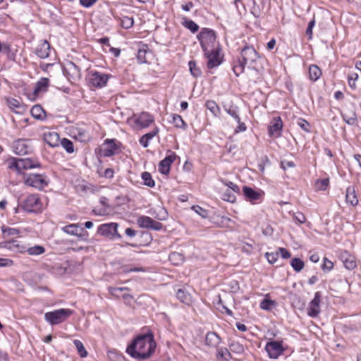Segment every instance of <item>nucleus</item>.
<instances>
[{
    "instance_id": "f257e3e1",
    "label": "nucleus",
    "mask_w": 361,
    "mask_h": 361,
    "mask_svg": "<svg viewBox=\"0 0 361 361\" xmlns=\"http://www.w3.org/2000/svg\"><path fill=\"white\" fill-rule=\"evenodd\" d=\"M157 343L152 332L137 336L127 347L126 352L138 361L149 359L154 353Z\"/></svg>"
},
{
    "instance_id": "f03ea898",
    "label": "nucleus",
    "mask_w": 361,
    "mask_h": 361,
    "mask_svg": "<svg viewBox=\"0 0 361 361\" xmlns=\"http://www.w3.org/2000/svg\"><path fill=\"white\" fill-rule=\"evenodd\" d=\"M241 59L234 62L233 71L236 76H239L244 72L246 64H252L259 57L258 53L253 47L245 46L240 51Z\"/></svg>"
},
{
    "instance_id": "7ed1b4c3",
    "label": "nucleus",
    "mask_w": 361,
    "mask_h": 361,
    "mask_svg": "<svg viewBox=\"0 0 361 361\" xmlns=\"http://www.w3.org/2000/svg\"><path fill=\"white\" fill-rule=\"evenodd\" d=\"M216 38L215 32L209 28H203L197 35V39L203 51L207 52L219 47V44H216Z\"/></svg>"
},
{
    "instance_id": "20e7f679",
    "label": "nucleus",
    "mask_w": 361,
    "mask_h": 361,
    "mask_svg": "<svg viewBox=\"0 0 361 361\" xmlns=\"http://www.w3.org/2000/svg\"><path fill=\"white\" fill-rule=\"evenodd\" d=\"M73 314V310L70 309H59L48 312L44 314L45 320L51 325H56L63 322L67 318Z\"/></svg>"
},
{
    "instance_id": "39448f33",
    "label": "nucleus",
    "mask_w": 361,
    "mask_h": 361,
    "mask_svg": "<svg viewBox=\"0 0 361 361\" xmlns=\"http://www.w3.org/2000/svg\"><path fill=\"white\" fill-rule=\"evenodd\" d=\"M20 206L28 212H37L41 210L42 203L37 195H30L22 202Z\"/></svg>"
},
{
    "instance_id": "423d86ee",
    "label": "nucleus",
    "mask_w": 361,
    "mask_h": 361,
    "mask_svg": "<svg viewBox=\"0 0 361 361\" xmlns=\"http://www.w3.org/2000/svg\"><path fill=\"white\" fill-rule=\"evenodd\" d=\"M12 147L14 153L19 156L31 154L33 151L31 140L27 139H18L14 141Z\"/></svg>"
},
{
    "instance_id": "0eeeda50",
    "label": "nucleus",
    "mask_w": 361,
    "mask_h": 361,
    "mask_svg": "<svg viewBox=\"0 0 361 361\" xmlns=\"http://www.w3.org/2000/svg\"><path fill=\"white\" fill-rule=\"evenodd\" d=\"M117 223L104 224L98 227L97 233L110 239H120L121 235L118 233Z\"/></svg>"
},
{
    "instance_id": "6e6552de",
    "label": "nucleus",
    "mask_w": 361,
    "mask_h": 361,
    "mask_svg": "<svg viewBox=\"0 0 361 361\" xmlns=\"http://www.w3.org/2000/svg\"><path fill=\"white\" fill-rule=\"evenodd\" d=\"M61 230L71 235L77 236L80 240H87L89 233L83 228H81L78 224H71L61 228Z\"/></svg>"
},
{
    "instance_id": "1a4fd4ad",
    "label": "nucleus",
    "mask_w": 361,
    "mask_h": 361,
    "mask_svg": "<svg viewBox=\"0 0 361 361\" xmlns=\"http://www.w3.org/2000/svg\"><path fill=\"white\" fill-rule=\"evenodd\" d=\"M25 183L37 189H43L48 185L47 176L42 174L32 173L25 178Z\"/></svg>"
},
{
    "instance_id": "9d476101",
    "label": "nucleus",
    "mask_w": 361,
    "mask_h": 361,
    "mask_svg": "<svg viewBox=\"0 0 361 361\" xmlns=\"http://www.w3.org/2000/svg\"><path fill=\"white\" fill-rule=\"evenodd\" d=\"M64 73L66 74L68 80L72 83L78 81L82 76L80 68L72 61L66 63Z\"/></svg>"
},
{
    "instance_id": "9b49d317",
    "label": "nucleus",
    "mask_w": 361,
    "mask_h": 361,
    "mask_svg": "<svg viewBox=\"0 0 361 361\" xmlns=\"http://www.w3.org/2000/svg\"><path fill=\"white\" fill-rule=\"evenodd\" d=\"M204 56L207 58L208 61L207 63V66L208 68L212 69L215 67L219 66L222 60L220 56V49L216 48L214 49H211L208 52L204 51Z\"/></svg>"
},
{
    "instance_id": "f8f14e48",
    "label": "nucleus",
    "mask_w": 361,
    "mask_h": 361,
    "mask_svg": "<svg viewBox=\"0 0 361 361\" xmlns=\"http://www.w3.org/2000/svg\"><path fill=\"white\" fill-rule=\"evenodd\" d=\"M13 165L18 172L40 166V164L37 160H33L30 158L18 159Z\"/></svg>"
},
{
    "instance_id": "ddd939ff",
    "label": "nucleus",
    "mask_w": 361,
    "mask_h": 361,
    "mask_svg": "<svg viewBox=\"0 0 361 361\" xmlns=\"http://www.w3.org/2000/svg\"><path fill=\"white\" fill-rule=\"evenodd\" d=\"M269 357L271 359H276L283 354L284 348L280 341H269L265 346Z\"/></svg>"
},
{
    "instance_id": "4468645a",
    "label": "nucleus",
    "mask_w": 361,
    "mask_h": 361,
    "mask_svg": "<svg viewBox=\"0 0 361 361\" xmlns=\"http://www.w3.org/2000/svg\"><path fill=\"white\" fill-rule=\"evenodd\" d=\"M104 148L102 149L103 156L110 157L120 151L121 142L115 139H107L104 141Z\"/></svg>"
},
{
    "instance_id": "2eb2a0df",
    "label": "nucleus",
    "mask_w": 361,
    "mask_h": 361,
    "mask_svg": "<svg viewBox=\"0 0 361 361\" xmlns=\"http://www.w3.org/2000/svg\"><path fill=\"white\" fill-rule=\"evenodd\" d=\"M135 124L140 128H145L154 122V116L147 112H142L133 116Z\"/></svg>"
},
{
    "instance_id": "dca6fc26",
    "label": "nucleus",
    "mask_w": 361,
    "mask_h": 361,
    "mask_svg": "<svg viewBox=\"0 0 361 361\" xmlns=\"http://www.w3.org/2000/svg\"><path fill=\"white\" fill-rule=\"evenodd\" d=\"M322 295L320 292H316L314 293V298L309 302L307 310V314L311 317H316L320 312V302H321Z\"/></svg>"
},
{
    "instance_id": "f3484780",
    "label": "nucleus",
    "mask_w": 361,
    "mask_h": 361,
    "mask_svg": "<svg viewBox=\"0 0 361 361\" xmlns=\"http://www.w3.org/2000/svg\"><path fill=\"white\" fill-rule=\"evenodd\" d=\"M176 158V154L173 152H170V154L167 155L163 160L159 162V172L164 175L169 174L171 169V166L175 161Z\"/></svg>"
},
{
    "instance_id": "a211bd4d",
    "label": "nucleus",
    "mask_w": 361,
    "mask_h": 361,
    "mask_svg": "<svg viewBox=\"0 0 361 361\" xmlns=\"http://www.w3.org/2000/svg\"><path fill=\"white\" fill-rule=\"evenodd\" d=\"M109 79V75L98 71H94L91 74L90 83L93 87H102L106 85Z\"/></svg>"
},
{
    "instance_id": "6ab92c4d",
    "label": "nucleus",
    "mask_w": 361,
    "mask_h": 361,
    "mask_svg": "<svg viewBox=\"0 0 361 361\" xmlns=\"http://www.w3.org/2000/svg\"><path fill=\"white\" fill-rule=\"evenodd\" d=\"M283 127V122L281 117L278 116L274 118L271 124L269 127V134L271 137H278L281 135V131Z\"/></svg>"
},
{
    "instance_id": "aec40b11",
    "label": "nucleus",
    "mask_w": 361,
    "mask_h": 361,
    "mask_svg": "<svg viewBox=\"0 0 361 361\" xmlns=\"http://www.w3.org/2000/svg\"><path fill=\"white\" fill-rule=\"evenodd\" d=\"M341 259L343 261L345 267L348 270H353L357 266V262L355 256L350 254L347 251H345L341 253Z\"/></svg>"
},
{
    "instance_id": "412c9836",
    "label": "nucleus",
    "mask_w": 361,
    "mask_h": 361,
    "mask_svg": "<svg viewBox=\"0 0 361 361\" xmlns=\"http://www.w3.org/2000/svg\"><path fill=\"white\" fill-rule=\"evenodd\" d=\"M50 44L47 40H42L37 47L35 54L41 59L49 57Z\"/></svg>"
},
{
    "instance_id": "4be33fe9",
    "label": "nucleus",
    "mask_w": 361,
    "mask_h": 361,
    "mask_svg": "<svg viewBox=\"0 0 361 361\" xmlns=\"http://www.w3.org/2000/svg\"><path fill=\"white\" fill-rule=\"evenodd\" d=\"M44 140L51 147H56L59 145L60 138L56 132H47L44 133Z\"/></svg>"
},
{
    "instance_id": "5701e85b",
    "label": "nucleus",
    "mask_w": 361,
    "mask_h": 361,
    "mask_svg": "<svg viewBox=\"0 0 361 361\" xmlns=\"http://www.w3.org/2000/svg\"><path fill=\"white\" fill-rule=\"evenodd\" d=\"M221 343V338L213 331H209L206 334L205 344L211 348H216Z\"/></svg>"
},
{
    "instance_id": "b1692460",
    "label": "nucleus",
    "mask_w": 361,
    "mask_h": 361,
    "mask_svg": "<svg viewBox=\"0 0 361 361\" xmlns=\"http://www.w3.org/2000/svg\"><path fill=\"white\" fill-rule=\"evenodd\" d=\"M243 191L246 200L250 202L258 200L262 197L261 193L246 185L243 186Z\"/></svg>"
},
{
    "instance_id": "393cba45",
    "label": "nucleus",
    "mask_w": 361,
    "mask_h": 361,
    "mask_svg": "<svg viewBox=\"0 0 361 361\" xmlns=\"http://www.w3.org/2000/svg\"><path fill=\"white\" fill-rule=\"evenodd\" d=\"M346 202L350 204L352 206H355L358 203V199L357 197L355 190L353 186H348L346 189L345 194Z\"/></svg>"
},
{
    "instance_id": "a878e982",
    "label": "nucleus",
    "mask_w": 361,
    "mask_h": 361,
    "mask_svg": "<svg viewBox=\"0 0 361 361\" xmlns=\"http://www.w3.org/2000/svg\"><path fill=\"white\" fill-rule=\"evenodd\" d=\"M49 86V80L46 78H41L35 84L33 90V94L37 95L41 92H46Z\"/></svg>"
},
{
    "instance_id": "bb28decb",
    "label": "nucleus",
    "mask_w": 361,
    "mask_h": 361,
    "mask_svg": "<svg viewBox=\"0 0 361 361\" xmlns=\"http://www.w3.org/2000/svg\"><path fill=\"white\" fill-rule=\"evenodd\" d=\"M159 133V128L156 127L152 131L145 134L140 138V144L144 147H147L149 145V141L156 136Z\"/></svg>"
},
{
    "instance_id": "cd10ccee",
    "label": "nucleus",
    "mask_w": 361,
    "mask_h": 361,
    "mask_svg": "<svg viewBox=\"0 0 361 361\" xmlns=\"http://www.w3.org/2000/svg\"><path fill=\"white\" fill-rule=\"evenodd\" d=\"M177 298L186 305L192 302V296L185 289L179 288L176 292Z\"/></svg>"
},
{
    "instance_id": "c85d7f7f",
    "label": "nucleus",
    "mask_w": 361,
    "mask_h": 361,
    "mask_svg": "<svg viewBox=\"0 0 361 361\" xmlns=\"http://www.w3.org/2000/svg\"><path fill=\"white\" fill-rule=\"evenodd\" d=\"M31 115L36 119L44 120L46 118V112L40 105H35L30 111Z\"/></svg>"
},
{
    "instance_id": "c756f323",
    "label": "nucleus",
    "mask_w": 361,
    "mask_h": 361,
    "mask_svg": "<svg viewBox=\"0 0 361 361\" xmlns=\"http://www.w3.org/2000/svg\"><path fill=\"white\" fill-rule=\"evenodd\" d=\"M322 75V71L317 65H310L309 67V78L310 79L315 82Z\"/></svg>"
},
{
    "instance_id": "7c9ffc66",
    "label": "nucleus",
    "mask_w": 361,
    "mask_h": 361,
    "mask_svg": "<svg viewBox=\"0 0 361 361\" xmlns=\"http://www.w3.org/2000/svg\"><path fill=\"white\" fill-rule=\"evenodd\" d=\"M148 52V48L146 44H142V47L139 49L137 54V59L140 63H147V60L146 58V54Z\"/></svg>"
},
{
    "instance_id": "2f4dec72",
    "label": "nucleus",
    "mask_w": 361,
    "mask_h": 361,
    "mask_svg": "<svg viewBox=\"0 0 361 361\" xmlns=\"http://www.w3.org/2000/svg\"><path fill=\"white\" fill-rule=\"evenodd\" d=\"M226 112L233 117L237 123H240V118L238 113V108L236 106H224Z\"/></svg>"
},
{
    "instance_id": "473e14b6",
    "label": "nucleus",
    "mask_w": 361,
    "mask_h": 361,
    "mask_svg": "<svg viewBox=\"0 0 361 361\" xmlns=\"http://www.w3.org/2000/svg\"><path fill=\"white\" fill-rule=\"evenodd\" d=\"M172 123L176 128L186 129L187 124L182 117L178 114H172Z\"/></svg>"
},
{
    "instance_id": "72a5a7b5",
    "label": "nucleus",
    "mask_w": 361,
    "mask_h": 361,
    "mask_svg": "<svg viewBox=\"0 0 361 361\" xmlns=\"http://www.w3.org/2000/svg\"><path fill=\"white\" fill-rule=\"evenodd\" d=\"M142 179L143 180V184L150 188H154L155 185V182L153 180L152 175L147 171L142 173L141 174Z\"/></svg>"
},
{
    "instance_id": "f704fd0d",
    "label": "nucleus",
    "mask_w": 361,
    "mask_h": 361,
    "mask_svg": "<svg viewBox=\"0 0 361 361\" xmlns=\"http://www.w3.org/2000/svg\"><path fill=\"white\" fill-rule=\"evenodd\" d=\"M342 117L345 122L350 126L355 125L357 121V115L354 111H352L349 114H342Z\"/></svg>"
},
{
    "instance_id": "c9c22d12",
    "label": "nucleus",
    "mask_w": 361,
    "mask_h": 361,
    "mask_svg": "<svg viewBox=\"0 0 361 361\" xmlns=\"http://www.w3.org/2000/svg\"><path fill=\"white\" fill-rule=\"evenodd\" d=\"M59 144L68 153H73L74 152L73 143L71 140L67 138H63L60 140Z\"/></svg>"
},
{
    "instance_id": "e433bc0d",
    "label": "nucleus",
    "mask_w": 361,
    "mask_h": 361,
    "mask_svg": "<svg viewBox=\"0 0 361 361\" xmlns=\"http://www.w3.org/2000/svg\"><path fill=\"white\" fill-rule=\"evenodd\" d=\"M206 107L209 109L215 116H217L220 113V108L217 104L213 100H209L206 102Z\"/></svg>"
},
{
    "instance_id": "4c0bfd02",
    "label": "nucleus",
    "mask_w": 361,
    "mask_h": 361,
    "mask_svg": "<svg viewBox=\"0 0 361 361\" xmlns=\"http://www.w3.org/2000/svg\"><path fill=\"white\" fill-rule=\"evenodd\" d=\"M153 219L147 216H142L139 217L137 219V224L141 228H149L150 227V224L152 222Z\"/></svg>"
},
{
    "instance_id": "58836bf2",
    "label": "nucleus",
    "mask_w": 361,
    "mask_h": 361,
    "mask_svg": "<svg viewBox=\"0 0 361 361\" xmlns=\"http://www.w3.org/2000/svg\"><path fill=\"white\" fill-rule=\"evenodd\" d=\"M134 20L128 16H123L120 18V25L124 29H129L133 27Z\"/></svg>"
},
{
    "instance_id": "ea45409f",
    "label": "nucleus",
    "mask_w": 361,
    "mask_h": 361,
    "mask_svg": "<svg viewBox=\"0 0 361 361\" xmlns=\"http://www.w3.org/2000/svg\"><path fill=\"white\" fill-rule=\"evenodd\" d=\"M216 357L228 361L231 358V355L226 348H220L217 349Z\"/></svg>"
},
{
    "instance_id": "a19ab883",
    "label": "nucleus",
    "mask_w": 361,
    "mask_h": 361,
    "mask_svg": "<svg viewBox=\"0 0 361 361\" xmlns=\"http://www.w3.org/2000/svg\"><path fill=\"white\" fill-rule=\"evenodd\" d=\"M235 193V192L231 190V189L226 188V190L222 194V199L225 201L233 203V202H235V200H236Z\"/></svg>"
},
{
    "instance_id": "79ce46f5",
    "label": "nucleus",
    "mask_w": 361,
    "mask_h": 361,
    "mask_svg": "<svg viewBox=\"0 0 361 361\" xmlns=\"http://www.w3.org/2000/svg\"><path fill=\"white\" fill-rule=\"evenodd\" d=\"M73 343L78 350V353L81 357H85L87 356V352L85 350L83 343L79 340H74Z\"/></svg>"
},
{
    "instance_id": "37998d69",
    "label": "nucleus",
    "mask_w": 361,
    "mask_h": 361,
    "mask_svg": "<svg viewBox=\"0 0 361 361\" xmlns=\"http://www.w3.org/2000/svg\"><path fill=\"white\" fill-rule=\"evenodd\" d=\"M231 351L237 354H241L244 352V347L242 344L237 341H232L229 344Z\"/></svg>"
},
{
    "instance_id": "c03bdc74",
    "label": "nucleus",
    "mask_w": 361,
    "mask_h": 361,
    "mask_svg": "<svg viewBox=\"0 0 361 361\" xmlns=\"http://www.w3.org/2000/svg\"><path fill=\"white\" fill-rule=\"evenodd\" d=\"M185 27L188 28L192 33H195L199 30L198 25L192 20L185 19L183 23Z\"/></svg>"
},
{
    "instance_id": "a18cd8bd",
    "label": "nucleus",
    "mask_w": 361,
    "mask_h": 361,
    "mask_svg": "<svg viewBox=\"0 0 361 361\" xmlns=\"http://www.w3.org/2000/svg\"><path fill=\"white\" fill-rule=\"evenodd\" d=\"M27 252L30 255H39L44 253L45 252V249L42 245H35L29 247L27 250Z\"/></svg>"
},
{
    "instance_id": "49530a36",
    "label": "nucleus",
    "mask_w": 361,
    "mask_h": 361,
    "mask_svg": "<svg viewBox=\"0 0 361 361\" xmlns=\"http://www.w3.org/2000/svg\"><path fill=\"white\" fill-rule=\"evenodd\" d=\"M290 264L293 269L297 272L300 271L304 267V262H302V260L297 257L293 258L291 260Z\"/></svg>"
},
{
    "instance_id": "de8ad7c7",
    "label": "nucleus",
    "mask_w": 361,
    "mask_h": 361,
    "mask_svg": "<svg viewBox=\"0 0 361 361\" xmlns=\"http://www.w3.org/2000/svg\"><path fill=\"white\" fill-rule=\"evenodd\" d=\"M188 66L190 71L194 77L197 78L201 75V70L197 66L195 61H190L188 63Z\"/></svg>"
},
{
    "instance_id": "09e8293b",
    "label": "nucleus",
    "mask_w": 361,
    "mask_h": 361,
    "mask_svg": "<svg viewBox=\"0 0 361 361\" xmlns=\"http://www.w3.org/2000/svg\"><path fill=\"white\" fill-rule=\"evenodd\" d=\"M192 209L193 211H195L197 214H199L202 218L206 219L209 216V212L207 209H205L198 205L192 206Z\"/></svg>"
},
{
    "instance_id": "8fccbe9b",
    "label": "nucleus",
    "mask_w": 361,
    "mask_h": 361,
    "mask_svg": "<svg viewBox=\"0 0 361 361\" xmlns=\"http://www.w3.org/2000/svg\"><path fill=\"white\" fill-rule=\"evenodd\" d=\"M357 78H358V74L356 73H353L351 74H349L348 76V85L353 90L356 89V87H357L355 82L357 80Z\"/></svg>"
},
{
    "instance_id": "3c124183",
    "label": "nucleus",
    "mask_w": 361,
    "mask_h": 361,
    "mask_svg": "<svg viewBox=\"0 0 361 361\" xmlns=\"http://www.w3.org/2000/svg\"><path fill=\"white\" fill-rule=\"evenodd\" d=\"M1 229L4 236L17 235L19 234V231L16 228L3 226Z\"/></svg>"
},
{
    "instance_id": "603ef678",
    "label": "nucleus",
    "mask_w": 361,
    "mask_h": 361,
    "mask_svg": "<svg viewBox=\"0 0 361 361\" xmlns=\"http://www.w3.org/2000/svg\"><path fill=\"white\" fill-rule=\"evenodd\" d=\"M329 183V180L328 178H324L322 180H318L317 181V187L320 190H325L326 188L328 187Z\"/></svg>"
},
{
    "instance_id": "864d4df0",
    "label": "nucleus",
    "mask_w": 361,
    "mask_h": 361,
    "mask_svg": "<svg viewBox=\"0 0 361 361\" xmlns=\"http://www.w3.org/2000/svg\"><path fill=\"white\" fill-rule=\"evenodd\" d=\"M334 264L331 261L328 259L326 257L324 258L323 264L322 265V269L324 271H329L333 269Z\"/></svg>"
},
{
    "instance_id": "5fc2aeb1",
    "label": "nucleus",
    "mask_w": 361,
    "mask_h": 361,
    "mask_svg": "<svg viewBox=\"0 0 361 361\" xmlns=\"http://www.w3.org/2000/svg\"><path fill=\"white\" fill-rule=\"evenodd\" d=\"M224 183V184L225 185H226L228 187L227 189H231V190L233 191L234 192L237 193V194H240V188L236 185L233 182H231V181H222Z\"/></svg>"
},
{
    "instance_id": "6e6d98bb",
    "label": "nucleus",
    "mask_w": 361,
    "mask_h": 361,
    "mask_svg": "<svg viewBox=\"0 0 361 361\" xmlns=\"http://www.w3.org/2000/svg\"><path fill=\"white\" fill-rule=\"evenodd\" d=\"M265 257L267 259V261L270 263V264H274L276 262V260L278 259V257H279V252H267L265 254Z\"/></svg>"
},
{
    "instance_id": "4d7b16f0",
    "label": "nucleus",
    "mask_w": 361,
    "mask_h": 361,
    "mask_svg": "<svg viewBox=\"0 0 361 361\" xmlns=\"http://www.w3.org/2000/svg\"><path fill=\"white\" fill-rule=\"evenodd\" d=\"M298 126L305 132H310V123L303 118H299L298 121Z\"/></svg>"
},
{
    "instance_id": "13d9d810",
    "label": "nucleus",
    "mask_w": 361,
    "mask_h": 361,
    "mask_svg": "<svg viewBox=\"0 0 361 361\" xmlns=\"http://www.w3.org/2000/svg\"><path fill=\"white\" fill-rule=\"evenodd\" d=\"M274 303V301L271 300L264 299L260 303V307L262 310H268L271 308V306Z\"/></svg>"
},
{
    "instance_id": "bf43d9fd",
    "label": "nucleus",
    "mask_w": 361,
    "mask_h": 361,
    "mask_svg": "<svg viewBox=\"0 0 361 361\" xmlns=\"http://www.w3.org/2000/svg\"><path fill=\"white\" fill-rule=\"evenodd\" d=\"M293 218L297 222L300 224H303L306 221L305 216L301 212L294 213Z\"/></svg>"
},
{
    "instance_id": "052dcab7",
    "label": "nucleus",
    "mask_w": 361,
    "mask_h": 361,
    "mask_svg": "<svg viewBox=\"0 0 361 361\" xmlns=\"http://www.w3.org/2000/svg\"><path fill=\"white\" fill-rule=\"evenodd\" d=\"M169 259L174 264H177L176 261H182L183 257L182 255L178 252H173L169 255Z\"/></svg>"
},
{
    "instance_id": "680f3d73",
    "label": "nucleus",
    "mask_w": 361,
    "mask_h": 361,
    "mask_svg": "<svg viewBox=\"0 0 361 361\" xmlns=\"http://www.w3.org/2000/svg\"><path fill=\"white\" fill-rule=\"evenodd\" d=\"M295 166V163L293 161H281V167L283 170H286L287 168H294Z\"/></svg>"
},
{
    "instance_id": "e2e57ef3",
    "label": "nucleus",
    "mask_w": 361,
    "mask_h": 361,
    "mask_svg": "<svg viewBox=\"0 0 361 361\" xmlns=\"http://www.w3.org/2000/svg\"><path fill=\"white\" fill-rule=\"evenodd\" d=\"M149 228L154 230V231H160L163 228V225L161 223L153 219L152 224H150V227Z\"/></svg>"
},
{
    "instance_id": "0e129e2a",
    "label": "nucleus",
    "mask_w": 361,
    "mask_h": 361,
    "mask_svg": "<svg viewBox=\"0 0 361 361\" xmlns=\"http://www.w3.org/2000/svg\"><path fill=\"white\" fill-rule=\"evenodd\" d=\"M98 0H80V4L85 8H89L95 4Z\"/></svg>"
},
{
    "instance_id": "69168bd1",
    "label": "nucleus",
    "mask_w": 361,
    "mask_h": 361,
    "mask_svg": "<svg viewBox=\"0 0 361 361\" xmlns=\"http://www.w3.org/2000/svg\"><path fill=\"white\" fill-rule=\"evenodd\" d=\"M13 265V261L7 258H0V267H10Z\"/></svg>"
},
{
    "instance_id": "338daca9",
    "label": "nucleus",
    "mask_w": 361,
    "mask_h": 361,
    "mask_svg": "<svg viewBox=\"0 0 361 361\" xmlns=\"http://www.w3.org/2000/svg\"><path fill=\"white\" fill-rule=\"evenodd\" d=\"M114 171L111 168H108L105 169L104 172L102 174H101V176L106 178H111L114 177Z\"/></svg>"
},
{
    "instance_id": "774afa93",
    "label": "nucleus",
    "mask_w": 361,
    "mask_h": 361,
    "mask_svg": "<svg viewBox=\"0 0 361 361\" xmlns=\"http://www.w3.org/2000/svg\"><path fill=\"white\" fill-rule=\"evenodd\" d=\"M279 251L283 259H288L291 256L290 252L283 247L279 248Z\"/></svg>"
}]
</instances>
